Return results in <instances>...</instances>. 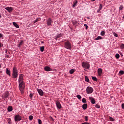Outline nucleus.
<instances>
[{
  "mask_svg": "<svg viewBox=\"0 0 124 124\" xmlns=\"http://www.w3.org/2000/svg\"><path fill=\"white\" fill-rule=\"evenodd\" d=\"M7 122H8V124H12V122L11 121V118H8V120H7Z\"/></svg>",
  "mask_w": 124,
  "mask_h": 124,
  "instance_id": "27",
  "label": "nucleus"
},
{
  "mask_svg": "<svg viewBox=\"0 0 124 124\" xmlns=\"http://www.w3.org/2000/svg\"><path fill=\"white\" fill-rule=\"evenodd\" d=\"M77 3H78V0H75L73 1L72 7H73V8H74V7H75V6H76V5H77Z\"/></svg>",
  "mask_w": 124,
  "mask_h": 124,
  "instance_id": "17",
  "label": "nucleus"
},
{
  "mask_svg": "<svg viewBox=\"0 0 124 124\" xmlns=\"http://www.w3.org/2000/svg\"><path fill=\"white\" fill-rule=\"evenodd\" d=\"M41 20V18L40 17H38L37 18H36L33 22L35 24V23L38 22L39 21H40Z\"/></svg>",
  "mask_w": 124,
  "mask_h": 124,
  "instance_id": "23",
  "label": "nucleus"
},
{
  "mask_svg": "<svg viewBox=\"0 0 124 124\" xmlns=\"http://www.w3.org/2000/svg\"><path fill=\"white\" fill-rule=\"evenodd\" d=\"M29 120L30 121H32V120H33V116L32 115H30L29 116Z\"/></svg>",
  "mask_w": 124,
  "mask_h": 124,
  "instance_id": "31",
  "label": "nucleus"
},
{
  "mask_svg": "<svg viewBox=\"0 0 124 124\" xmlns=\"http://www.w3.org/2000/svg\"><path fill=\"white\" fill-rule=\"evenodd\" d=\"M7 110L8 112H12L13 110V108H12V106H9L7 108Z\"/></svg>",
  "mask_w": 124,
  "mask_h": 124,
  "instance_id": "20",
  "label": "nucleus"
},
{
  "mask_svg": "<svg viewBox=\"0 0 124 124\" xmlns=\"http://www.w3.org/2000/svg\"><path fill=\"white\" fill-rule=\"evenodd\" d=\"M1 18V15H0V19Z\"/></svg>",
  "mask_w": 124,
  "mask_h": 124,
  "instance_id": "55",
  "label": "nucleus"
},
{
  "mask_svg": "<svg viewBox=\"0 0 124 124\" xmlns=\"http://www.w3.org/2000/svg\"><path fill=\"white\" fill-rule=\"evenodd\" d=\"M18 70H17V67L14 66L13 68V73H12V77L14 79L17 78L18 77Z\"/></svg>",
  "mask_w": 124,
  "mask_h": 124,
  "instance_id": "1",
  "label": "nucleus"
},
{
  "mask_svg": "<svg viewBox=\"0 0 124 124\" xmlns=\"http://www.w3.org/2000/svg\"><path fill=\"white\" fill-rule=\"evenodd\" d=\"M84 26L85 27L86 30H88V28H89V26L87 24H84Z\"/></svg>",
  "mask_w": 124,
  "mask_h": 124,
  "instance_id": "45",
  "label": "nucleus"
},
{
  "mask_svg": "<svg viewBox=\"0 0 124 124\" xmlns=\"http://www.w3.org/2000/svg\"><path fill=\"white\" fill-rule=\"evenodd\" d=\"M44 70H45V71H52V70H53L51 68H50V67L46 66V67H44Z\"/></svg>",
  "mask_w": 124,
  "mask_h": 124,
  "instance_id": "14",
  "label": "nucleus"
},
{
  "mask_svg": "<svg viewBox=\"0 0 124 124\" xmlns=\"http://www.w3.org/2000/svg\"><path fill=\"white\" fill-rule=\"evenodd\" d=\"M93 88L91 87H88L86 89V93L88 94L90 93H93Z\"/></svg>",
  "mask_w": 124,
  "mask_h": 124,
  "instance_id": "5",
  "label": "nucleus"
},
{
  "mask_svg": "<svg viewBox=\"0 0 124 124\" xmlns=\"http://www.w3.org/2000/svg\"><path fill=\"white\" fill-rule=\"evenodd\" d=\"M84 119L85 122H88V121H89V117L88 116H85Z\"/></svg>",
  "mask_w": 124,
  "mask_h": 124,
  "instance_id": "30",
  "label": "nucleus"
},
{
  "mask_svg": "<svg viewBox=\"0 0 124 124\" xmlns=\"http://www.w3.org/2000/svg\"><path fill=\"white\" fill-rule=\"evenodd\" d=\"M75 71H76L75 69H72L70 70L69 73H70V74H73L75 72Z\"/></svg>",
  "mask_w": 124,
  "mask_h": 124,
  "instance_id": "21",
  "label": "nucleus"
},
{
  "mask_svg": "<svg viewBox=\"0 0 124 124\" xmlns=\"http://www.w3.org/2000/svg\"><path fill=\"white\" fill-rule=\"evenodd\" d=\"M2 46H3V45L2 44H1V42H0V48H1V47H2Z\"/></svg>",
  "mask_w": 124,
  "mask_h": 124,
  "instance_id": "48",
  "label": "nucleus"
},
{
  "mask_svg": "<svg viewBox=\"0 0 124 124\" xmlns=\"http://www.w3.org/2000/svg\"><path fill=\"white\" fill-rule=\"evenodd\" d=\"M92 79L93 80V81H97V78H96V77H92Z\"/></svg>",
  "mask_w": 124,
  "mask_h": 124,
  "instance_id": "36",
  "label": "nucleus"
},
{
  "mask_svg": "<svg viewBox=\"0 0 124 124\" xmlns=\"http://www.w3.org/2000/svg\"><path fill=\"white\" fill-rule=\"evenodd\" d=\"M97 12H98V11H97Z\"/></svg>",
  "mask_w": 124,
  "mask_h": 124,
  "instance_id": "57",
  "label": "nucleus"
},
{
  "mask_svg": "<svg viewBox=\"0 0 124 124\" xmlns=\"http://www.w3.org/2000/svg\"><path fill=\"white\" fill-rule=\"evenodd\" d=\"M47 26H52V19L51 18H48L46 20Z\"/></svg>",
  "mask_w": 124,
  "mask_h": 124,
  "instance_id": "10",
  "label": "nucleus"
},
{
  "mask_svg": "<svg viewBox=\"0 0 124 124\" xmlns=\"http://www.w3.org/2000/svg\"><path fill=\"white\" fill-rule=\"evenodd\" d=\"M29 96L31 98H32V96H33L32 93H30Z\"/></svg>",
  "mask_w": 124,
  "mask_h": 124,
  "instance_id": "46",
  "label": "nucleus"
},
{
  "mask_svg": "<svg viewBox=\"0 0 124 124\" xmlns=\"http://www.w3.org/2000/svg\"><path fill=\"white\" fill-rule=\"evenodd\" d=\"M81 66L83 68H85V69H90V67H91L90 63L88 62H83L81 64Z\"/></svg>",
  "mask_w": 124,
  "mask_h": 124,
  "instance_id": "4",
  "label": "nucleus"
},
{
  "mask_svg": "<svg viewBox=\"0 0 124 124\" xmlns=\"http://www.w3.org/2000/svg\"><path fill=\"white\" fill-rule=\"evenodd\" d=\"M18 83H24V75L23 74L19 75Z\"/></svg>",
  "mask_w": 124,
  "mask_h": 124,
  "instance_id": "6",
  "label": "nucleus"
},
{
  "mask_svg": "<svg viewBox=\"0 0 124 124\" xmlns=\"http://www.w3.org/2000/svg\"><path fill=\"white\" fill-rule=\"evenodd\" d=\"M85 80L86 82H87V83H90V79H89V78H88V77L85 76Z\"/></svg>",
  "mask_w": 124,
  "mask_h": 124,
  "instance_id": "25",
  "label": "nucleus"
},
{
  "mask_svg": "<svg viewBox=\"0 0 124 124\" xmlns=\"http://www.w3.org/2000/svg\"><path fill=\"white\" fill-rule=\"evenodd\" d=\"M72 45L69 41H66L64 44V47L68 50H71Z\"/></svg>",
  "mask_w": 124,
  "mask_h": 124,
  "instance_id": "3",
  "label": "nucleus"
},
{
  "mask_svg": "<svg viewBox=\"0 0 124 124\" xmlns=\"http://www.w3.org/2000/svg\"><path fill=\"white\" fill-rule=\"evenodd\" d=\"M92 0V1H95V0Z\"/></svg>",
  "mask_w": 124,
  "mask_h": 124,
  "instance_id": "54",
  "label": "nucleus"
},
{
  "mask_svg": "<svg viewBox=\"0 0 124 124\" xmlns=\"http://www.w3.org/2000/svg\"><path fill=\"white\" fill-rule=\"evenodd\" d=\"M95 107L96 108H97V109H99V108H100V105H98V104H96L95 105Z\"/></svg>",
  "mask_w": 124,
  "mask_h": 124,
  "instance_id": "34",
  "label": "nucleus"
},
{
  "mask_svg": "<svg viewBox=\"0 0 124 124\" xmlns=\"http://www.w3.org/2000/svg\"><path fill=\"white\" fill-rule=\"evenodd\" d=\"M19 83V89L21 93H24L25 91V83L24 82H18Z\"/></svg>",
  "mask_w": 124,
  "mask_h": 124,
  "instance_id": "2",
  "label": "nucleus"
},
{
  "mask_svg": "<svg viewBox=\"0 0 124 124\" xmlns=\"http://www.w3.org/2000/svg\"><path fill=\"white\" fill-rule=\"evenodd\" d=\"M88 108V104H84L82 105V108L83 110H86Z\"/></svg>",
  "mask_w": 124,
  "mask_h": 124,
  "instance_id": "18",
  "label": "nucleus"
},
{
  "mask_svg": "<svg viewBox=\"0 0 124 124\" xmlns=\"http://www.w3.org/2000/svg\"><path fill=\"white\" fill-rule=\"evenodd\" d=\"M119 74H121V75H124V71L123 70H121L119 71Z\"/></svg>",
  "mask_w": 124,
  "mask_h": 124,
  "instance_id": "35",
  "label": "nucleus"
},
{
  "mask_svg": "<svg viewBox=\"0 0 124 124\" xmlns=\"http://www.w3.org/2000/svg\"><path fill=\"white\" fill-rule=\"evenodd\" d=\"M82 101L83 103H87V100H86V98H83L82 100Z\"/></svg>",
  "mask_w": 124,
  "mask_h": 124,
  "instance_id": "29",
  "label": "nucleus"
},
{
  "mask_svg": "<svg viewBox=\"0 0 124 124\" xmlns=\"http://www.w3.org/2000/svg\"><path fill=\"white\" fill-rule=\"evenodd\" d=\"M22 120V117L19 114H17L15 116V121L16 122H20Z\"/></svg>",
  "mask_w": 124,
  "mask_h": 124,
  "instance_id": "7",
  "label": "nucleus"
},
{
  "mask_svg": "<svg viewBox=\"0 0 124 124\" xmlns=\"http://www.w3.org/2000/svg\"><path fill=\"white\" fill-rule=\"evenodd\" d=\"M40 51L41 52H43L44 51V46L40 47Z\"/></svg>",
  "mask_w": 124,
  "mask_h": 124,
  "instance_id": "32",
  "label": "nucleus"
},
{
  "mask_svg": "<svg viewBox=\"0 0 124 124\" xmlns=\"http://www.w3.org/2000/svg\"><path fill=\"white\" fill-rule=\"evenodd\" d=\"M10 94L8 91L5 92L2 95V98H7V97H9Z\"/></svg>",
  "mask_w": 124,
  "mask_h": 124,
  "instance_id": "8",
  "label": "nucleus"
},
{
  "mask_svg": "<svg viewBox=\"0 0 124 124\" xmlns=\"http://www.w3.org/2000/svg\"><path fill=\"white\" fill-rule=\"evenodd\" d=\"M109 119L110 121V122H114L115 119H114L113 117H111V116H108Z\"/></svg>",
  "mask_w": 124,
  "mask_h": 124,
  "instance_id": "26",
  "label": "nucleus"
},
{
  "mask_svg": "<svg viewBox=\"0 0 124 124\" xmlns=\"http://www.w3.org/2000/svg\"><path fill=\"white\" fill-rule=\"evenodd\" d=\"M101 35L102 36H104L105 35V31H102L101 32Z\"/></svg>",
  "mask_w": 124,
  "mask_h": 124,
  "instance_id": "28",
  "label": "nucleus"
},
{
  "mask_svg": "<svg viewBox=\"0 0 124 124\" xmlns=\"http://www.w3.org/2000/svg\"><path fill=\"white\" fill-rule=\"evenodd\" d=\"M13 24L17 29H19L20 28V26H19L17 24V23L16 22H13Z\"/></svg>",
  "mask_w": 124,
  "mask_h": 124,
  "instance_id": "19",
  "label": "nucleus"
},
{
  "mask_svg": "<svg viewBox=\"0 0 124 124\" xmlns=\"http://www.w3.org/2000/svg\"><path fill=\"white\" fill-rule=\"evenodd\" d=\"M101 9H102V4H100L99 7V11H100V10H101Z\"/></svg>",
  "mask_w": 124,
  "mask_h": 124,
  "instance_id": "39",
  "label": "nucleus"
},
{
  "mask_svg": "<svg viewBox=\"0 0 124 124\" xmlns=\"http://www.w3.org/2000/svg\"><path fill=\"white\" fill-rule=\"evenodd\" d=\"M122 109H124V103H123L122 104Z\"/></svg>",
  "mask_w": 124,
  "mask_h": 124,
  "instance_id": "49",
  "label": "nucleus"
},
{
  "mask_svg": "<svg viewBox=\"0 0 124 124\" xmlns=\"http://www.w3.org/2000/svg\"><path fill=\"white\" fill-rule=\"evenodd\" d=\"M38 123L39 124H42V121L40 119L38 120Z\"/></svg>",
  "mask_w": 124,
  "mask_h": 124,
  "instance_id": "42",
  "label": "nucleus"
},
{
  "mask_svg": "<svg viewBox=\"0 0 124 124\" xmlns=\"http://www.w3.org/2000/svg\"><path fill=\"white\" fill-rule=\"evenodd\" d=\"M24 43V41L22 40L20 41L19 44H18V47L20 48L22 45H23V44Z\"/></svg>",
  "mask_w": 124,
  "mask_h": 124,
  "instance_id": "22",
  "label": "nucleus"
},
{
  "mask_svg": "<svg viewBox=\"0 0 124 124\" xmlns=\"http://www.w3.org/2000/svg\"><path fill=\"white\" fill-rule=\"evenodd\" d=\"M5 9H6L9 13H11V12L13 11V8H12V7H6L5 8Z\"/></svg>",
  "mask_w": 124,
  "mask_h": 124,
  "instance_id": "9",
  "label": "nucleus"
},
{
  "mask_svg": "<svg viewBox=\"0 0 124 124\" xmlns=\"http://www.w3.org/2000/svg\"><path fill=\"white\" fill-rule=\"evenodd\" d=\"M41 43L43 44V43H44V42H43V41H41Z\"/></svg>",
  "mask_w": 124,
  "mask_h": 124,
  "instance_id": "52",
  "label": "nucleus"
},
{
  "mask_svg": "<svg viewBox=\"0 0 124 124\" xmlns=\"http://www.w3.org/2000/svg\"><path fill=\"white\" fill-rule=\"evenodd\" d=\"M61 37V34H59L58 35H57L56 37L55 38V39H58V38H60Z\"/></svg>",
  "mask_w": 124,
  "mask_h": 124,
  "instance_id": "38",
  "label": "nucleus"
},
{
  "mask_svg": "<svg viewBox=\"0 0 124 124\" xmlns=\"http://www.w3.org/2000/svg\"><path fill=\"white\" fill-rule=\"evenodd\" d=\"M37 91L41 95V96H43V94H44V92L41 89H37Z\"/></svg>",
  "mask_w": 124,
  "mask_h": 124,
  "instance_id": "11",
  "label": "nucleus"
},
{
  "mask_svg": "<svg viewBox=\"0 0 124 124\" xmlns=\"http://www.w3.org/2000/svg\"><path fill=\"white\" fill-rule=\"evenodd\" d=\"M121 49H124V44H122L120 45Z\"/></svg>",
  "mask_w": 124,
  "mask_h": 124,
  "instance_id": "40",
  "label": "nucleus"
},
{
  "mask_svg": "<svg viewBox=\"0 0 124 124\" xmlns=\"http://www.w3.org/2000/svg\"><path fill=\"white\" fill-rule=\"evenodd\" d=\"M113 35L115 36V37H118V34L116 33L115 32H113Z\"/></svg>",
  "mask_w": 124,
  "mask_h": 124,
  "instance_id": "44",
  "label": "nucleus"
},
{
  "mask_svg": "<svg viewBox=\"0 0 124 124\" xmlns=\"http://www.w3.org/2000/svg\"><path fill=\"white\" fill-rule=\"evenodd\" d=\"M97 73L98 76H101V75H102V69L98 68L97 70Z\"/></svg>",
  "mask_w": 124,
  "mask_h": 124,
  "instance_id": "15",
  "label": "nucleus"
},
{
  "mask_svg": "<svg viewBox=\"0 0 124 124\" xmlns=\"http://www.w3.org/2000/svg\"><path fill=\"white\" fill-rule=\"evenodd\" d=\"M123 9H124V6L123 5H120L119 7V10H123Z\"/></svg>",
  "mask_w": 124,
  "mask_h": 124,
  "instance_id": "37",
  "label": "nucleus"
},
{
  "mask_svg": "<svg viewBox=\"0 0 124 124\" xmlns=\"http://www.w3.org/2000/svg\"><path fill=\"white\" fill-rule=\"evenodd\" d=\"M56 104L58 109H61L62 108V105H61V103H60L59 101H56Z\"/></svg>",
  "mask_w": 124,
  "mask_h": 124,
  "instance_id": "12",
  "label": "nucleus"
},
{
  "mask_svg": "<svg viewBox=\"0 0 124 124\" xmlns=\"http://www.w3.org/2000/svg\"><path fill=\"white\" fill-rule=\"evenodd\" d=\"M76 23H77V21H73V25H76Z\"/></svg>",
  "mask_w": 124,
  "mask_h": 124,
  "instance_id": "47",
  "label": "nucleus"
},
{
  "mask_svg": "<svg viewBox=\"0 0 124 124\" xmlns=\"http://www.w3.org/2000/svg\"><path fill=\"white\" fill-rule=\"evenodd\" d=\"M89 98L92 104H94L95 103V100L94 99V98H93V97H89Z\"/></svg>",
  "mask_w": 124,
  "mask_h": 124,
  "instance_id": "13",
  "label": "nucleus"
},
{
  "mask_svg": "<svg viewBox=\"0 0 124 124\" xmlns=\"http://www.w3.org/2000/svg\"><path fill=\"white\" fill-rule=\"evenodd\" d=\"M2 36V34L0 33V38H1Z\"/></svg>",
  "mask_w": 124,
  "mask_h": 124,
  "instance_id": "50",
  "label": "nucleus"
},
{
  "mask_svg": "<svg viewBox=\"0 0 124 124\" xmlns=\"http://www.w3.org/2000/svg\"><path fill=\"white\" fill-rule=\"evenodd\" d=\"M115 58H116V59H120V54L117 53L115 55Z\"/></svg>",
  "mask_w": 124,
  "mask_h": 124,
  "instance_id": "33",
  "label": "nucleus"
},
{
  "mask_svg": "<svg viewBox=\"0 0 124 124\" xmlns=\"http://www.w3.org/2000/svg\"><path fill=\"white\" fill-rule=\"evenodd\" d=\"M0 68H1V64H0Z\"/></svg>",
  "mask_w": 124,
  "mask_h": 124,
  "instance_id": "53",
  "label": "nucleus"
},
{
  "mask_svg": "<svg viewBox=\"0 0 124 124\" xmlns=\"http://www.w3.org/2000/svg\"><path fill=\"white\" fill-rule=\"evenodd\" d=\"M103 39L102 37L99 36L97 38H95L94 40H100Z\"/></svg>",
  "mask_w": 124,
  "mask_h": 124,
  "instance_id": "24",
  "label": "nucleus"
},
{
  "mask_svg": "<svg viewBox=\"0 0 124 124\" xmlns=\"http://www.w3.org/2000/svg\"><path fill=\"white\" fill-rule=\"evenodd\" d=\"M123 19H124V16H123Z\"/></svg>",
  "mask_w": 124,
  "mask_h": 124,
  "instance_id": "56",
  "label": "nucleus"
},
{
  "mask_svg": "<svg viewBox=\"0 0 124 124\" xmlns=\"http://www.w3.org/2000/svg\"><path fill=\"white\" fill-rule=\"evenodd\" d=\"M6 73L9 77L11 76V72H10V70L8 69V68L6 69Z\"/></svg>",
  "mask_w": 124,
  "mask_h": 124,
  "instance_id": "16",
  "label": "nucleus"
},
{
  "mask_svg": "<svg viewBox=\"0 0 124 124\" xmlns=\"http://www.w3.org/2000/svg\"><path fill=\"white\" fill-rule=\"evenodd\" d=\"M86 18L87 19H90V17L89 16H87Z\"/></svg>",
  "mask_w": 124,
  "mask_h": 124,
  "instance_id": "51",
  "label": "nucleus"
},
{
  "mask_svg": "<svg viewBox=\"0 0 124 124\" xmlns=\"http://www.w3.org/2000/svg\"><path fill=\"white\" fill-rule=\"evenodd\" d=\"M77 97L78 98V99H81V98H82V96L79 94L77 95Z\"/></svg>",
  "mask_w": 124,
  "mask_h": 124,
  "instance_id": "41",
  "label": "nucleus"
},
{
  "mask_svg": "<svg viewBox=\"0 0 124 124\" xmlns=\"http://www.w3.org/2000/svg\"><path fill=\"white\" fill-rule=\"evenodd\" d=\"M5 58H7L8 59H10V58H11V56L7 55V54H6L5 55Z\"/></svg>",
  "mask_w": 124,
  "mask_h": 124,
  "instance_id": "43",
  "label": "nucleus"
}]
</instances>
